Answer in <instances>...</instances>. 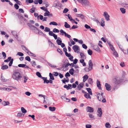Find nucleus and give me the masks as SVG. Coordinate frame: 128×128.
I'll return each instance as SVG.
<instances>
[{
	"instance_id": "1",
	"label": "nucleus",
	"mask_w": 128,
	"mask_h": 128,
	"mask_svg": "<svg viewBox=\"0 0 128 128\" xmlns=\"http://www.w3.org/2000/svg\"><path fill=\"white\" fill-rule=\"evenodd\" d=\"M12 77L14 79L18 80L22 78V76L19 72H14Z\"/></svg>"
},
{
	"instance_id": "2",
	"label": "nucleus",
	"mask_w": 128,
	"mask_h": 128,
	"mask_svg": "<svg viewBox=\"0 0 128 128\" xmlns=\"http://www.w3.org/2000/svg\"><path fill=\"white\" fill-rule=\"evenodd\" d=\"M53 6L59 9L61 8L62 6L60 2L58 0H56L54 2Z\"/></svg>"
},
{
	"instance_id": "3",
	"label": "nucleus",
	"mask_w": 128,
	"mask_h": 128,
	"mask_svg": "<svg viewBox=\"0 0 128 128\" xmlns=\"http://www.w3.org/2000/svg\"><path fill=\"white\" fill-rule=\"evenodd\" d=\"M114 80H115L114 83L118 85L120 84L123 80V79L118 78H115Z\"/></svg>"
},
{
	"instance_id": "4",
	"label": "nucleus",
	"mask_w": 128,
	"mask_h": 128,
	"mask_svg": "<svg viewBox=\"0 0 128 128\" xmlns=\"http://www.w3.org/2000/svg\"><path fill=\"white\" fill-rule=\"evenodd\" d=\"M78 2L81 3L82 5L86 6L88 5V2L86 0H77Z\"/></svg>"
},
{
	"instance_id": "5",
	"label": "nucleus",
	"mask_w": 128,
	"mask_h": 128,
	"mask_svg": "<svg viewBox=\"0 0 128 128\" xmlns=\"http://www.w3.org/2000/svg\"><path fill=\"white\" fill-rule=\"evenodd\" d=\"M13 60V59L12 58V57L10 56L7 59L5 60L4 62H8L10 61L8 64H12Z\"/></svg>"
},
{
	"instance_id": "6",
	"label": "nucleus",
	"mask_w": 128,
	"mask_h": 128,
	"mask_svg": "<svg viewBox=\"0 0 128 128\" xmlns=\"http://www.w3.org/2000/svg\"><path fill=\"white\" fill-rule=\"evenodd\" d=\"M104 16L105 17V19L107 21H108L110 20V16L108 14L107 12H104Z\"/></svg>"
},
{
	"instance_id": "7",
	"label": "nucleus",
	"mask_w": 128,
	"mask_h": 128,
	"mask_svg": "<svg viewBox=\"0 0 128 128\" xmlns=\"http://www.w3.org/2000/svg\"><path fill=\"white\" fill-rule=\"evenodd\" d=\"M72 48L74 52H76L78 53H79L78 50H80L79 46L77 45H75L73 46Z\"/></svg>"
},
{
	"instance_id": "8",
	"label": "nucleus",
	"mask_w": 128,
	"mask_h": 128,
	"mask_svg": "<svg viewBox=\"0 0 128 128\" xmlns=\"http://www.w3.org/2000/svg\"><path fill=\"white\" fill-rule=\"evenodd\" d=\"M89 65V67L88 68H84V70L86 72H89V71L91 70L92 69V66L93 64H88Z\"/></svg>"
},
{
	"instance_id": "9",
	"label": "nucleus",
	"mask_w": 128,
	"mask_h": 128,
	"mask_svg": "<svg viewBox=\"0 0 128 128\" xmlns=\"http://www.w3.org/2000/svg\"><path fill=\"white\" fill-rule=\"evenodd\" d=\"M86 110L87 112H92L94 111V109L88 106L86 108Z\"/></svg>"
},
{
	"instance_id": "10",
	"label": "nucleus",
	"mask_w": 128,
	"mask_h": 128,
	"mask_svg": "<svg viewBox=\"0 0 128 128\" xmlns=\"http://www.w3.org/2000/svg\"><path fill=\"white\" fill-rule=\"evenodd\" d=\"M78 61V60L76 58H75L73 61V64L72 63L70 64L68 62V60H65L66 62L64 63V64H76L77 63Z\"/></svg>"
},
{
	"instance_id": "11",
	"label": "nucleus",
	"mask_w": 128,
	"mask_h": 128,
	"mask_svg": "<svg viewBox=\"0 0 128 128\" xmlns=\"http://www.w3.org/2000/svg\"><path fill=\"white\" fill-rule=\"evenodd\" d=\"M97 112L98 113L97 115L99 117H101L102 114V110L101 108H99L97 110Z\"/></svg>"
},
{
	"instance_id": "12",
	"label": "nucleus",
	"mask_w": 128,
	"mask_h": 128,
	"mask_svg": "<svg viewBox=\"0 0 128 128\" xmlns=\"http://www.w3.org/2000/svg\"><path fill=\"white\" fill-rule=\"evenodd\" d=\"M105 86L106 88V89L108 91H110L111 89V87L110 85L108 83L105 84Z\"/></svg>"
},
{
	"instance_id": "13",
	"label": "nucleus",
	"mask_w": 128,
	"mask_h": 128,
	"mask_svg": "<svg viewBox=\"0 0 128 128\" xmlns=\"http://www.w3.org/2000/svg\"><path fill=\"white\" fill-rule=\"evenodd\" d=\"M84 85V84L82 82H81L78 85L77 87L78 90H80L81 88L83 87Z\"/></svg>"
},
{
	"instance_id": "14",
	"label": "nucleus",
	"mask_w": 128,
	"mask_h": 128,
	"mask_svg": "<svg viewBox=\"0 0 128 128\" xmlns=\"http://www.w3.org/2000/svg\"><path fill=\"white\" fill-rule=\"evenodd\" d=\"M96 84L97 87L99 89L101 90L102 88L101 86V84L100 81L98 80H97L96 81Z\"/></svg>"
},
{
	"instance_id": "15",
	"label": "nucleus",
	"mask_w": 128,
	"mask_h": 128,
	"mask_svg": "<svg viewBox=\"0 0 128 128\" xmlns=\"http://www.w3.org/2000/svg\"><path fill=\"white\" fill-rule=\"evenodd\" d=\"M1 68L3 70H5L7 69L8 68V66L7 65L2 64Z\"/></svg>"
},
{
	"instance_id": "16",
	"label": "nucleus",
	"mask_w": 128,
	"mask_h": 128,
	"mask_svg": "<svg viewBox=\"0 0 128 128\" xmlns=\"http://www.w3.org/2000/svg\"><path fill=\"white\" fill-rule=\"evenodd\" d=\"M42 79L44 81V84L46 83V84H48L49 83V80H47V77H43V78H42Z\"/></svg>"
},
{
	"instance_id": "17",
	"label": "nucleus",
	"mask_w": 128,
	"mask_h": 128,
	"mask_svg": "<svg viewBox=\"0 0 128 128\" xmlns=\"http://www.w3.org/2000/svg\"><path fill=\"white\" fill-rule=\"evenodd\" d=\"M77 16L81 18L82 20H83L84 19V16L83 14H77Z\"/></svg>"
},
{
	"instance_id": "18",
	"label": "nucleus",
	"mask_w": 128,
	"mask_h": 128,
	"mask_svg": "<svg viewBox=\"0 0 128 128\" xmlns=\"http://www.w3.org/2000/svg\"><path fill=\"white\" fill-rule=\"evenodd\" d=\"M64 65L62 66L61 67H60L59 68H57V69L58 70H60L61 69H62L63 68L65 67V68H66L68 67V66L69 65H71V64H65V65H64Z\"/></svg>"
},
{
	"instance_id": "19",
	"label": "nucleus",
	"mask_w": 128,
	"mask_h": 128,
	"mask_svg": "<svg viewBox=\"0 0 128 128\" xmlns=\"http://www.w3.org/2000/svg\"><path fill=\"white\" fill-rule=\"evenodd\" d=\"M80 56H81V58L82 59H86V56L82 52L80 53Z\"/></svg>"
},
{
	"instance_id": "20",
	"label": "nucleus",
	"mask_w": 128,
	"mask_h": 128,
	"mask_svg": "<svg viewBox=\"0 0 128 128\" xmlns=\"http://www.w3.org/2000/svg\"><path fill=\"white\" fill-rule=\"evenodd\" d=\"M88 76L86 74L83 77V82H85L88 78Z\"/></svg>"
},
{
	"instance_id": "21",
	"label": "nucleus",
	"mask_w": 128,
	"mask_h": 128,
	"mask_svg": "<svg viewBox=\"0 0 128 128\" xmlns=\"http://www.w3.org/2000/svg\"><path fill=\"white\" fill-rule=\"evenodd\" d=\"M108 44L110 46V49L113 51H115V50L114 49V48L113 47V46L110 44V43L109 42L108 43Z\"/></svg>"
},
{
	"instance_id": "22",
	"label": "nucleus",
	"mask_w": 128,
	"mask_h": 128,
	"mask_svg": "<svg viewBox=\"0 0 128 128\" xmlns=\"http://www.w3.org/2000/svg\"><path fill=\"white\" fill-rule=\"evenodd\" d=\"M101 26H105V22L103 18H102L101 19Z\"/></svg>"
},
{
	"instance_id": "23",
	"label": "nucleus",
	"mask_w": 128,
	"mask_h": 128,
	"mask_svg": "<svg viewBox=\"0 0 128 128\" xmlns=\"http://www.w3.org/2000/svg\"><path fill=\"white\" fill-rule=\"evenodd\" d=\"M37 30L38 31V33L39 34L41 35H44V33L38 28H37Z\"/></svg>"
},
{
	"instance_id": "24",
	"label": "nucleus",
	"mask_w": 128,
	"mask_h": 128,
	"mask_svg": "<svg viewBox=\"0 0 128 128\" xmlns=\"http://www.w3.org/2000/svg\"><path fill=\"white\" fill-rule=\"evenodd\" d=\"M84 97L87 98H91V97L90 96L89 94L88 93H86L84 95Z\"/></svg>"
},
{
	"instance_id": "25",
	"label": "nucleus",
	"mask_w": 128,
	"mask_h": 128,
	"mask_svg": "<svg viewBox=\"0 0 128 128\" xmlns=\"http://www.w3.org/2000/svg\"><path fill=\"white\" fill-rule=\"evenodd\" d=\"M65 24L64 25V27L66 28H70V25L68 24L66 22H64Z\"/></svg>"
},
{
	"instance_id": "26",
	"label": "nucleus",
	"mask_w": 128,
	"mask_h": 128,
	"mask_svg": "<svg viewBox=\"0 0 128 128\" xmlns=\"http://www.w3.org/2000/svg\"><path fill=\"white\" fill-rule=\"evenodd\" d=\"M49 110L52 112H53L56 109L55 107H49Z\"/></svg>"
},
{
	"instance_id": "27",
	"label": "nucleus",
	"mask_w": 128,
	"mask_h": 128,
	"mask_svg": "<svg viewBox=\"0 0 128 128\" xmlns=\"http://www.w3.org/2000/svg\"><path fill=\"white\" fill-rule=\"evenodd\" d=\"M94 48H95L94 49L98 52H100V49L98 46H94Z\"/></svg>"
},
{
	"instance_id": "28",
	"label": "nucleus",
	"mask_w": 128,
	"mask_h": 128,
	"mask_svg": "<svg viewBox=\"0 0 128 128\" xmlns=\"http://www.w3.org/2000/svg\"><path fill=\"white\" fill-rule=\"evenodd\" d=\"M53 75L50 72V73L49 76L50 77V80H54V78L53 76Z\"/></svg>"
},
{
	"instance_id": "29",
	"label": "nucleus",
	"mask_w": 128,
	"mask_h": 128,
	"mask_svg": "<svg viewBox=\"0 0 128 128\" xmlns=\"http://www.w3.org/2000/svg\"><path fill=\"white\" fill-rule=\"evenodd\" d=\"M74 69L73 68H72L70 70L69 72L71 75H73L74 74Z\"/></svg>"
},
{
	"instance_id": "30",
	"label": "nucleus",
	"mask_w": 128,
	"mask_h": 128,
	"mask_svg": "<svg viewBox=\"0 0 128 128\" xmlns=\"http://www.w3.org/2000/svg\"><path fill=\"white\" fill-rule=\"evenodd\" d=\"M36 74L38 77L42 79L43 78V77L42 76L40 73L39 72H37L36 73Z\"/></svg>"
},
{
	"instance_id": "31",
	"label": "nucleus",
	"mask_w": 128,
	"mask_h": 128,
	"mask_svg": "<svg viewBox=\"0 0 128 128\" xmlns=\"http://www.w3.org/2000/svg\"><path fill=\"white\" fill-rule=\"evenodd\" d=\"M120 10L122 14H124L126 12V9L124 8H120Z\"/></svg>"
},
{
	"instance_id": "32",
	"label": "nucleus",
	"mask_w": 128,
	"mask_h": 128,
	"mask_svg": "<svg viewBox=\"0 0 128 128\" xmlns=\"http://www.w3.org/2000/svg\"><path fill=\"white\" fill-rule=\"evenodd\" d=\"M56 42L58 45H60L61 44L62 41V40H60L58 39H57L56 40Z\"/></svg>"
},
{
	"instance_id": "33",
	"label": "nucleus",
	"mask_w": 128,
	"mask_h": 128,
	"mask_svg": "<svg viewBox=\"0 0 128 128\" xmlns=\"http://www.w3.org/2000/svg\"><path fill=\"white\" fill-rule=\"evenodd\" d=\"M21 109L22 113H25L26 112V110L24 108L22 107L21 108Z\"/></svg>"
},
{
	"instance_id": "34",
	"label": "nucleus",
	"mask_w": 128,
	"mask_h": 128,
	"mask_svg": "<svg viewBox=\"0 0 128 128\" xmlns=\"http://www.w3.org/2000/svg\"><path fill=\"white\" fill-rule=\"evenodd\" d=\"M24 114H23L21 113H19L18 114L17 116L18 118H20V117L24 116Z\"/></svg>"
},
{
	"instance_id": "35",
	"label": "nucleus",
	"mask_w": 128,
	"mask_h": 128,
	"mask_svg": "<svg viewBox=\"0 0 128 128\" xmlns=\"http://www.w3.org/2000/svg\"><path fill=\"white\" fill-rule=\"evenodd\" d=\"M118 84H116L114 83V86L112 87V88L114 90H115L116 89H117L118 88V87L117 85Z\"/></svg>"
},
{
	"instance_id": "36",
	"label": "nucleus",
	"mask_w": 128,
	"mask_h": 128,
	"mask_svg": "<svg viewBox=\"0 0 128 128\" xmlns=\"http://www.w3.org/2000/svg\"><path fill=\"white\" fill-rule=\"evenodd\" d=\"M105 126L106 128H110L111 126L108 122H107L105 124Z\"/></svg>"
},
{
	"instance_id": "37",
	"label": "nucleus",
	"mask_w": 128,
	"mask_h": 128,
	"mask_svg": "<svg viewBox=\"0 0 128 128\" xmlns=\"http://www.w3.org/2000/svg\"><path fill=\"white\" fill-rule=\"evenodd\" d=\"M65 15L68 16V18L70 21H72L73 20V19L71 17V16L70 14H68V15L66 14Z\"/></svg>"
},
{
	"instance_id": "38",
	"label": "nucleus",
	"mask_w": 128,
	"mask_h": 128,
	"mask_svg": "<svg viewBox=\"0 0 128 128\" xmlns=\"http://www.w3.org/2000/svg\"><path fill=\"white\" fill-rule=\"evenodd\" d=\"M88 54L90 55H91L92 54V51L89 49L88 50Z\"/></svg>"
},
{
	"instance_id": "39",
	"label": "nucleus",
	"mask_w": 128,
	"mask_h": 128,
	"mask_svg": "<svg viewBox=\"0 0 128 128\" xmlns=\"http://www.w3.org/2000/svg\"><path fill=\"white\" fill-rule=\"evenodd\" d=\"M24 82L25 83L26 82L27 80L28 79V78L26 76H24Z\"/></svg>"
},
{
	"instance_id": "40",
	"label": "nucleus",
	"mask_w": 128,
	"mask_h": 128,
	"mask_svg": "<svg viewBox=\"0 0 128 128\" xmlns=\"http://www.w3.org/2000/svg\"><path fill=\"white\" fill-rule=\"evenodd\" d=\"M88 81V82L90 84H91L93 83L92 79L91 78H89Z\"/></svg>"
},
{
	"instance_id": "41",
	"label": "nucleus",
	"mask_w": 128,
	"mask_h": 128,
	"mask_svg": "<svg viewBox=\"0 0 128 128\" xmlns=\"http://www.w3.org/2000/svg\"><path fill=\"white\" fill-rule=\"evenodd\" d=\"M53 32L54 33H58L59 32V30L56 29V28H55L53 29Z\"/></svg>"
},
{
	"instance_id": "42",
	"label": "nucleus",
	"mask_w": 128,
	"mask_h": 128,
	"mask_svg": "<svg viewBox=\"0 0 128 128\" xmlns=\"http://www.w3.org/2000/svg\"><path fill=\"white\" fill-rule=\"evenodd\" d=\"M95 63L94 60L92 61L91 60H90L88 62V64H95Z\"/></svg>"
},
{
	"instance_id": "43",
	"label": "nucleus",
	"mask_w": 128,
	"mask_h": 128,
	"mask_svg": "<svg viewBox=\"0 0 128 128\" xmlns=\"http://www.w3.org/2000/svg\"><path fill=\"white\" fill-rule=\"evenodd\" d=\"M44 30L46 32H49L50 31V29L49 28L46 27L45 28V29Z\"/></svg>"
},
{
	"instance_id": "44",
	"label": "nucleus",
	"mask_w": 128,
	"mask_h": 128,
	"mask_svg": "<svg viewBox=\"0 0 128 128\" xmlns=\"http://www.w3.org/2000/svg\"><path fill=\"white\" fill-rule=\"evenodd\" d=\"M22 48L23 50H27V51H28V50L24 46H22Z\"/></svg>"
},
{
	"instance_id": "45",
	"label": "nucleus",
	"mask_w": 128,
	"mask_h": 128,
	"mask_svg": "<svg viewBox=\"0 0 128 128\" xmlns=\"http://www.w3.org/2000/svg\"><path fill=\"white\" fill-rule=\"evenodd\" d=\"M84 27L86 28L87 29H90L91 28L90 26L87 24H85Z\"/></svg>"
},
{
	"instance_id": "46",
	"label": "nucleus",
	"mask_w": 128,
	"mask_h": 128,
	"mask_svg": "<svg viewBox=\"0 0 128 128\" xmlns=\"http://www.w3.org/2000/svg\"><path fill=\"white\" fill-rule=\"evenodd\" d=\"M70 40L72 45H74L75 44L76 42L74 41H73L72 39L70 38Z\"/></svg>"
},
{
	"instance_id": "47",
	"label": "nucleus",
	"mask_w": 128,
	"mask_h": 128,
	"mask_svg": "<svg viewBox=\"0 0 128 128\" xmlns=\"http://www.w3.org/2000/svg\"><path fill=\"white\" fill-rule=\"evenodd\" d=\"M50 12L49 11L47 12H46L44 13V16H49Z\"/></svg>"
},
{
	"instance_id": "48",
	"label": "nucleus",
	"mask_w": 128,
	"mask_h": 128,
	"mask_svg": "<svg viewBox=\"0 0 128 128\" xmlns=\"http://www.w3.org/2000/svg\"><path fill=\"white\" fill-rule=\"evenodd\" d=\"M30 11L31 13H33L35 11V8H32L30 10Z\"/></svg>"
},
{
	"instance_id": "49",
	"label": "nucleus",
	"mask_w": 128,
	"mask_h": 128,
	"mask_svg": "<svg viewBox=\"0 0 128 128\" xmlns=\"http://www.w3.org/2000/svg\"><path fill=\"white\" fill-rule=\"evenodd\" d=\"M18 55V56H23L24 55L23 54L20 52H18L17 55Z\"/></svg>"
},
{
	"instance_id": "50",
	"label": "nucleus",
	"mask_w": 128,
	"mask_h": 128,
	"mask_svg": "<svg viewBox=\"0 0 128 128\" xmlns=\"http://www.w3.org/2000/svg\"><path fill=\"white\" fill-rule=\"evenodd\" d=\"M25 59L26 60L28 61H30V59L29 56H26L25 58Z\"/></svg>"
},
{
	"instance_id": "51",
	"label": "nucleus",
	"mask_w": 128,
	"mask_h": 128,
	"mask_svg": "<svg viewBox=\"0 0 128 128\" xmlns=\"http://www.w3.org/2000/svg\"><path fill=\"white\" fill-rule=\"evenodd\" d=\"M57 51L59 52L60 54H62V50L60 48H58L57 49Z\"/></svg>"
},
{
	"instance_id": "52",
	"label": "nucleus",
	"mask_w": 128,
	"mask_h": 128,
	"mask_svg": "<svg viewBox=\"0 0 128 128\" xmlns=\"http://www.w3.org/2000/svg\"><path fill=\"white\" fill-rule=\"evenodd\" d=\"M78 26H77L74 25L73 26L72 28L70 29V30L72 29H74L78 28Z\"/></svg>"
},
{
	"instance_id": "53",
	"label": "nucleus",
	"mask_w": 128,
	"mask_h": 128,
	"mask_svg": "<svg viewBox=\"0 0 128 128\" xmlns=\"http://www.w3.org/2000/svg\"><path fill=\"white\" fill-rule=\"evenodd\" d=\"M68 11V10L67 8H65L63 11V12L64 13H66Z\"/></svg>"
},
{
	"instance_id": "54",
	"label": "nucleus",
	"mask_w": 128,
	"mask_h": 128,
	"mask_svg": "<svg viewBox=\"0 0 128 128\" xmlns=\"http://www.w3.org/2000/svg\"><path fill=\"white\" fill-rule=\"evenodd\" d=\"M39 17H40V20H42L44 18L43 16L41 15L38 16L37 17L38 18Z\"/></svg>"
},
{
	"instance_id": "55",
	"label": "nucleus",
	"mask_w": 128,
	"mask_h": 128,
	"mask_svg": "<svg viewBox=\"0 0 128 128\" xmlns=\"http://www.w3.org/2000/svg\"><path fill=\"white\" fill-rule=\"evenodd\" d=\"M84 59H82L80 60V62L82 64H86V63L84 62Z\"/></svg>"
},
{
	"instance_id": "56",
	"label": "nucleus",
	"mask_w": 128,
	"mask_h": 128,
	"mask_svg": "<svg viewBox=\"0 0 128 128\" xmlns=\"http://www.w3.org/2000/svg\"><path fill=\"white\" fill-rule=\"evenodd\" d=\"M52 74L54 76H57L58 75V74L57 72H54Z\"/></svg>"
},
{
	"instance_id": "57",
	"label": "nucleus",
	"mask_w": 128,
	"mask_h": 128,
	"mask_svg": "<svg viewBox=\"0 0 128 128\" xmlns=\"http://www.w3.org/2000/svg\"><path fill=\"white\" fill-rule=\"evenodd\" d=\"M1 80L3 82H5L6 81V80L4 79V78L3 76H2L1 75Z\"/></svg>"
},
{
	"instance_id": "58",
	"label": "nucleus",
	"mask_w": 128,
	"mask_h": 128,
	"mask_svg": "<svg viewBox=\"0 0 128 128\" xmlns=\"http://www.w3.org/2000/svg\"><path fill=\"white\" fill-rule=\"evenodd\" d=\"M123 6L126 8H128V4H123Z\"/></svg>"
},
{
	"instance_id": "59",
	"label": "nucleus",
	"mask_w": 128,
	"mask_h": 128,
	"mask_svg": "<svg viewBox=\"0 0 128 128\" xmlns=\"http://www.w3.org/2000/svg\"><path fill=\"white\" fill-rule=\"evenodd\" d=\"M64 88H66V89L67 90H68L70 88H70L69 86H68L66 84H65L64 86Z\"/></svg>"
},
{
	"instance_id": "60",
	"label": "nucleus",
	"mask_w": 128,
	"mask_h": 128,
	"mask_svg": "<svg viewBox=\"0 0 128 128\" xmlns=\"http://www.w3.org/2000/svg\"><path fill=\"white\" fill-rule=\"evenodd\" d=\"M2 54L4 58H5L6 57V53L4 52H2Z\"/></svg>"
},
{
	"instance_id": "61",
	"label": "nucleus",
	"mask_w": 128,
	"mask_h": 128,
	"mask_svg": "<svg viewBox=\"0 0 128 128\" xmlns=\"http://www.w3.org/2000/svg\"><path fill=\"white\" fill-rule=\"evenodd\" d=\"M14 7L15 8L16 10L18 9L19 8V6L17 4H16L14 5Z\"/></svg>"
},
{
	"instance_id": "62",
	"label": "nucleus",
	"mask_w": 128,
	"mask_h": 128,
	"mask_svg": "<svg viewBox=\"0 0 128 128\" xmlns=\"http://www.w3.org/2000/svg\"><path fill=\"white\" fill-rule=\"evenodd\" d=\"M60 32L62 34V35H64L63 34H64L65 35L66 33L65 32H64V30L62 29L60 30Z\"/></svg>"
},
{
	"instance_id": "63",
	"label": "nucleus",
	"mask_w": 128,
	"mask_h": 128,
	"mask_svg": "<svg viewBox=\"0 0 128 128\" xmlns=\"http://www.w3.org/2000/svg\"><path fill=\"white\" fill-rule=\"evenodd\" d=\"M18 17L19 18L20 20H21V19H24V17L21 14H20V15H19L18 16Z\"/></svg>"
},
{
	"instance_id": "64",
	"label": "nucleus",
	"mask_w": 128,
	"mask_h": 128,
	"mask_svg": "<svg viewBox=\"0 0 128 128\" xmlns=\"http://www.w3.org/2000/svg\"><path fill=\"white\" fill-rule=\"evenodd\" d=\"M86 128H91L92 126L90 124H87L86 125Z\"/></svg>"
}]
</instances>
